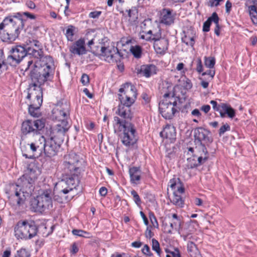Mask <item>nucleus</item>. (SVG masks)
I'll return each instance as SVG.
<instances>
[{"mask_svg":"<svg viewBox=\"0 0 257 257\" xmlns=\"http://www.w3.org/2000/svg\"><path fill=\"white\" fill-rule=\"evenodd\" d=\"M35 103H31L29 107V112L31 115L34 117H38L39 116L38 110L41 106L36 107L35 105Z\"/></svg>","mask_w":257,"mask_h":257,"instance_id":"40","label":"nucleus"},{"mask_svg":"<svg viewBox=\"0 0 257 257\" xmlns=\"http://www.w3.org/2000/svg\"><path fill=\"white\" fill-rule=\"evenodd\" d=\"M166 251L167 252L170 253L173 257H181L180 251L177 248H174L172 251H170L168 249H166Z\"/></svg>","mask_w":257,"mask_h":257,"instance_id":"54","label":"nucleus"},{"mask_svg":"<svg viewBox=\"0 0 257 257\" xmlns=\"http://www.w3.org/2000/svg\"><path fill=\"white\" fill-rule=\"evenodd\" d=\"M53 117L61 123L63 119L68 121L69 117V106L66 104L63 105L62 109H54L53 110Z\"/></svg>","mask_w":257,"mask_h":257,"instance_id":"23","label":"nucleus"},{"mask_svg":"<svg viewBox=\"0 0 257 257\" xmlns=\"http://www.w3.org/2000/svg\"><path fill=\"white\" fill-rule=\"evenodd\" d=\"M196 70L199 73H201L203 71V66L202 64V61L201 59L200 58H198L197 60Z\"/></svg>","mask_w":257,"mask_h":257,"instance_id":"56","label":"nucleus"},{"mask_svg":"<svg viewBox=\"0 0 257 257\" xmlns=\"http://www.w3.org/2000/svg\"><path fill=\"white\" fill-rule=\"evenodd\" d=\"M130 51L135 58H139L141 57L142 50L141 46L139 45L132 46Z\"/></svg>","mask_w":257,"mask_h":257,"instance_id":"38","label":"nucleus"},{"mask_svg":"<svg viewBox=\"0 0 257 257\" xmlns=\"http://www.w3.org/2000/svg\"><path fill=\"white\" fill-rule=\"evenodd\" d=\"M230 130V127L229 125L227 123L224 124L219 130V136L221 137L225 133V132L226 131H229Z\"/></svg>","mask_w":257,"mask_h":257,"instance_id":"46","label":"nucleus"},{"mask_svg":"<svg viewBox=\"0 0 257 257\" xmlns=\"http://www.w3.org/2000/svg\"><path fill=\"white\" fill-rule=\"evenodd\" d=\"M220 109L224 112L225 114L227 113V111L230 106L226 104V103H222L220 104Z\"/></svg>","mask_w":257,"mask_h":257,"instance_id":"62","label":"nucleus"},{"mask_svg":"<svg viewBox=\"0 0 257 257\" xmlns=\"http://www.w3.org/2000/svg\"><path fill=\"white\" fill-rule=\"evenodd\" d=\"M38 83L32 82L28 88L27 98L32 100V103H35L36 107L41 106L43 102V90L41 85Z\"/></svg>","mask_w":257,"mask_h":257,"instance_id":"15","label":"nucleus"},{"mask_svg":"<svg viewBox=\"0 0 257 257\" xmlns=\"http://www.w3.org/2000/svg\"><path fill=\"white\" fill-rule=\"evenodd\" d=\"M52 192L51 189H46L36 198L31 201V206L35 212H42L52 207Z\"/></svg>","mask_w":257,"mask_h":257,"instance_id":"7","label":"nucleus"},{"mask_svg":"<svg viewBox=\"0 0 257 257\" xmlns=\"http://www.w3.org/2000/svg\"><path fill=\"white\" fill-rule=\"evenodd\" d=\"M150 21L149 20H144L141 25V28L142 31L143 30L146 31L147 26L150 24Z\"/></svg>","mask_w":257,"mask_h":257,"instance_id":"57","label":"nucleus"},{"mask_svg":"<svg viewBox=\"0 0 257 257\" xmlns=\"http://www.w3.org/2000/svg\"><path fill=\"white\" fill-rule=\"evenodd\" d=\"M72 233L74 235L80 237H83L85 238H89L91 237L90 233L89 232L81 229H73L72 231Z\"/></svg>","mask_w":257,"mask_h":257,"instance_id":"39","label":"nucleus"},{"mask_svg":"<svg viewBox=\"0 0 257 257\" xmlns=\"http://www.w3.org/2000/svg\"><path fill=\"white\" fill-rule=\"evenodd\" d=\"M207 21L209 22L210 24H211L212 22H213L215 25H218L219 18L216 12H214L212 13V15L208 18Z\"/></svg>","mask_w":257,"mask_h":257,"instance_id":"44","label":"nucleus"},{"mask_svg":"<svg viewBox=\"0 0 257 257\" xmlns=\"http://www.w3.org/2000/svg\"><path fill=\"white\" fill-rule=\"evenodd\" d=\"M132 105L120 102L115 111V114L118 116L113 117V127L133 124L131 122L133 117V113L131 108Z\"/></svg>","mask_w":257,"mask_h":257,"instance_id":"8","label":"nucleus"},{"mask_svg":"<svg viewBox=\"0 0 257 257\" xmlns=\"http://www.w3.org/2000/svg\"><path fill=\"white\" fill-rule=\"evenodd\" d=\"M141 171L140 167H133L129 169L131 181L132 183L137 184L141 179Z\"/></svg>","mask_w":257,"mask_h":257,"instance_id":"31","label":"nucleus"},{"mask_svg":"<svg viewBox=\"0 0 257 257\" xmlns=\"http://www.w3.org/2000/svg\"><path fill=\"white\" fill-rule=\"evenodd\" d=\"M157 69L156 66L153 64L143 65L141 66L138 70V73L142 74L146 77H149L157 73Z\"/></svg>","mask_w":257,"mask_h":257,"instance_id":"26","label":"nucleus"},{"mask_svg":"<svg viewBox=\"0 0 257 257\" xmlns=\"http://www.w3.org/2000/svg\"><path fill=\"white\" fill-rule=\"evenodd\" d=\"M154 235V233L152 232L151 226H148L145 232V236L148 238H151Z\"/></svg>","mask_w":257,"mask_h":257,"instance_id":"58","label":"nucleus"},{"mask_svg":"<svg viewBox=\"0 0 257 257\" xmlns=\"http://www.w3.org/2000/svg\"><path fill=\"white\" fill-rule=\"evenodd\" d=\"M131 193L133 196L134 200L137 205H140L141 203V199L138 195V193L135 190L131 191Z\"/></svg>","mask_w":257,"mask_h":257,"instance_id":"47","label":"nucleus"},{"mask_svg":"<svg viewBox=\"0 0 257 257\" xmlns=\"http://www.w3.org/2000/svg\"><path fill=\"white\" fill-rule=\"evenodd\" d=\"M31 69L30 76L32 82L39 84H44L48 81H51L53 77L54 67L53 58L47 55L43 58L42 62H35L33 64V60L27 62L25 71Z\"/></svg>","mask_w":257,"mask_h":257,"instance_id":"1","label":"nucleus"},{"mask_svg":"<svg viewBox=\"0 0 257 257\" xmlns=\"http://www.w3.org/2000/svg\"><path fill=\"white\" fill-rule=\"evenodd\" d=\"M25 21L21 13L5 17L0 24V38L4 42L15 41L23 30Z\"/></svg>","mask_w":257,"mask_h":257,"instance_id":"2","label":"nucleus"},{"mask_svg":"<svg viewBox=\"0 0 257 257\" xmlns=\"http://www.w3.org/2000/svg\"><path fill=\"white\" fill-rule=\"evenodd\" d=\"M71 189L67 186L64 180H62L55 184L53 191V199L60 203L70 200L73 197L72 195H68Z\"/></svg>","mask_w":257,"mask_h":257,"instance_id":"11","label":"nucleus"},{"mask_svg":"<svg viewBox=\"0 0 257 257\" xmlns=\"http://www.w3.org/2000/svg\"><path fill=\"white\" fill-rule=\"evenodd\" d=\"M113 131L126 147L133 146L137 141V131L134 124L113 126Z\"/></svg>","mask_w":257,"mask_h":257,"instance_id":"6","label":"nucleus"},{"mask_svg":"<svg viewBox=\"0 0 257 257\" xmlns=\"http://www.w3.org/2000/svg\"><path fill=\"white\" fill-rule=\"evenodd\" d=\"M75 30V27L72 25H69L67 27L65 33V36L68 41H73V36L74 35V31Z\"/></svg>","mask_w":257,"mask_h":257,"instance_id":"37","label":"nucleus"},{"mask_svg":"<svg viewBox=\"0 0 257 257\" xmlns=\"http://www.w3.org/2000/svg\"><path fill=\"white\" fill-rule=\"evenodd\" d=\"M149 218L153 226L155 228H158L159 224L158 223L156 217L153 212L149 213Z\"/></svg>","mask_w":257,"mask_h":257,"instance_id":"48","label":"nucleus"},{"mask_svg":"<svg viewBox=\"0 0 257 257\" xmlns=\"http://www.w3.org/2000/svg\"><path fill=\"white\" fill-rule=\"evenodd\" d=\"M69 127L68 121L63 119L61 123L57 124L52 128L49 138L62 144L64 140L66 133Z\"/></svg>","mask_w":257,"mask_h":257,"instance_id":"16","label":"nucleus"},{"mask_svg":"<svg viewBox=\"0 0 257 257\" xmlns=\"http://www.w3.org/2000/svg\"><path fill=\"white\" fill-rule=\"evenodd\" d=\"M176 14L173 10L163 9L161 12L160 23L166 26H171L174 23Z\"/></svg>","mask_w":257,"mask_h":257,"instance_id":"21","label":"nucleus"},{"mask_svg":"<svg viewBox=\"0 0 257 257\" xmlns=\"http://www.w3.org/2000/svg\"><path fill=\"white\" fill-rule=\"evenodd\" d=\"M68 177L66 178L64 182L67 184V186L71 189V191L75 188L80 182V175L76 174L65 175Z\"/></svg>","mask_w":257,"mask_h":257,"instance_id":"29","label":"nucleus"},{"mask_svg":"<svg viewBox=\"0 0 257 257\" xmlns=\"http://www.w3.org/2000/svg\"><path fill=\"white\" fill-rule=\"evenodd\" d=\"M28 146H29L30 151L32 152V154L29 155L26 153L23 154V156H24L26 158L28 159H33L35 158V154L36 152L38 153V150L36 148V147L33 142H32L30 144H28Z\"/></svg>","mask_w":257,"mask_h":257,"instance_id":"36","label":"nucleus"},{"mask_svg":"<svg viewBox=\"0 0 257 257\" xmlns=\"http://www.w3.org/2000/svg\"><path fill=\"white\" fill-rule=\"evenodd\" d=\"M177 181H180L179 178H174L169 181V186L172 189H175L176 186H178Z\"/></svg>","mask_w":257,"mask_h":257,"instance_id":"52","label":"nucleus"},{"mask_svg":"<svg viewBox=\"0 0 257 257\" xmlns=\"http://www.w3.org/2000/svg\"><path fill=\"white\" fill-rule=\"evenodd\" d=\"M143 253L148 256H151L153 253L150 250L149 246L147 244H145L142 248Z\"/></svg>","mask_w":257,"mask_h":257,"instance_id":"51","label":"nucleus"},{"mask_svg":"<svg viewBox=\"0 0 257 257\" xmlns=\"http://www.w3.org/2000/svg\"><path fill=\"white\" fill-rule=\"evenodd\" d=\"M118 99L120 102L133 105L135 102L137 92L136 87L131 83H125L119 89Z\"/></svg>","mask_w":257,"mask_h":257,"instance_id":"10","label":"nucleus"},{"mask_svg":"<svg viewBox=\"0 0 257 257\" xmlns=\"http://www.w3.org/2000/svg\"><path fill=\"white\" fill-rule=\"evenodd\" d=\"M35 172L33 168L28 167L22 178L23 180L22 187L26 188L25 191L28 195L31 194L34 190L33 183L37 178Z\"/></svg>","mask_w":257,"mask_h":257,"instance_id":"18","label":"nucleus"},{"mask_svg":"<svg viewBox=\"0 0 257 257\" xmlns=\"http://www.w3.org/2000/svg\"><path fill=\"white\" fill-rule=\"evenodd\" d=\"M81 82L84 85H87L89 82V78L88 75L86 74H82L81 78Z\"/></svg>","mask_w":257,"mask_h":257,"instance_id":"55","label":"nucleus"},{"mask_svg":"<svg viewBox=\"0 0 257 257\" xmlns=\"http://www.w3.org/2000/svg\"><path fill=\"white\" fill-rule=\"evenodd\" d=\"M85 162L78 154L73 152L65 155L63 163V171L65 175H80L84 171Z\"/></svg>","mask_w":257,"mask_h":257,"instance_id":"4","label":"nucleus"},{"mask_svg":"<svg viewBox=\"0 0 257 257\" xmlns=\"http://www.w3.org/2000/svg\"><path fill=\"white\" fill-rule=\"evenodd\" d=\"M172 203L178 207H183L184 204V201L182 197L177 194L176 192H173V196L171 200Z\"/></svg>","mask_w":257,"mask_h":257,"instance_id":"34","label":"nucleus"},{"mask_svg":"<svg viewBox=\"0 0 257 257\" xmlns=\"http://www.w3.org/2000/svg\"><path fill=\"white\" fill-rule=\"evenodd\" d=\"M226 114H227L229 117L233 118L235 114L234 109L230 106Z\"/></svg>","mask_w":257,"mask_h":257,"instance_id":"61","label":"nucleus"},{"mask_svg":"<svg viewBox=\"0 0 257 257\" xmlns=\"http://www.w3.org/2000/svg\"><path fill=\"white\" fill-rule=\"evenodd\" d=\"M210 104L212 105L213 108L215 111H219L220 109V104L217 105V103L215 100H211Z\"/></svg>","mask_w":257,"mask_h":257,"instance_id":"59","label":"nucleus"},{"mask_svg":"<svg viewBox=\"0 0 257 257\" xmlns=\"http://www.w3.org/2000/svg\"><path fill=\"white\" fill-rule=\"evenodd\" d=\"M151 40H153L154 42H156L157 40H160L161 39L164 38V37H161V30H159L158 32L152 35Z\"/></svg>","mask_w":257,"mask_h":257,"instance_id":"53","label":"nucleus"},{"mask_svg":"<svg viewBox=\"0 0 257 257\" xmlns=\"http://www.w3.org/2000/svg\"><path fill=\"white\" fill-rule=\"evenodd\" d=\"M27 44L31 46L34 45L38 49H36L31 47H28V55H30L38 60L36 62H42L43 58H45L47 55H44V51L41 43L36 39H31L29 38L26 40Z\"/></svg>","mask_w":257,"mask_h":257,"instance_id":"17","label":"nucleus"},{"mask_svg":"<svg viewBox=\"0 0 257 257\" xmlns=\"http://www.w3.org/2000/svg\"><path fill=\"white\" fill-rule=\"evenodd\" d=\"M101 12L100 11H94L90 13L89 17L92 18H98L100 15Z\"/></svg>","mask_w":257,"mask_h":257,"instance_id":"63","label":"nucleus"},{"mask_svg":"<svg viewBox=\"0 0 257 257\" xmlns=\"http://www.w3.org/2000/svg\"><path fill=\"white\" fill-rule=\"evenodd\" d=\"M152 35V31L151 30L149 31H141L140 33L139 37L140 38L144 40H146L147 41H149L151 40Z\"/></svg>","mask_w":257,"mask_h":257,"instance_id":"41","label":"nucleus"},{"mask_svg":"<svg viewBox=\"0 0 257 257\" xmlns=\"http://www.w3.org/2000/svg\"><path fill=\"white\" fill-rule=\"evenodd\" d=\"M127 15L124 18L127 20L128 25H134L138 19V10L136 7H133L125 11Z\"/></svg>","mask_w":257,"mask_h":257,"instance_id":"25","label":"nucleus"},{"mask_svg":"<svg viewBox=\"0 0 257 257\" xmlns=\"http://www.w3.org/2000/svg\"><path fill=\"white\" fill-rule=\"evenodd\" d=\"M46 140L44 136L36 134L35 136V141L33 143L38 150L39 154H41L43 152Z\"/></svg>","mask_w":257,"mask_h":257,"instance_id":"32","label":"nucleus"},{"mask_svg":"<svg viewBox=\"0 0 257 257\" xmlns=\"http://www.w3.org/2000/svg\"><path fill=\"white\" fill-rule=\"evenodd\" d=\"M26 6L30 9L33 10L36 8L35 4L32 1H28L26 3Z\"/></svg>","mask_w":257,"mask_h":257,"instance_id":"64","label":"nucleus"},{"mask_svg":"<svg viewBox=\"0 0 257 257\" xmlns=\"http://www.w3.org/2000/svg\"><path fill=\"white\" fill-rule=\"evenodd\" d=\"M194 137L196 144H199V148L206 152V146H208L213 142L210 132L202 127H198L194 130Z\"/></svg>","mask_w":257,"mask_h":257,"instance_id":"13","label":"nucleus"},{"mask_svg":"<svg viewBox=\"0 0 257 257\" xmlns=\"http://www.w3.org/2000/svg\"><path fill=\"white\" fill-rule=\"evenodd\" d=\"M11 55L8 56L5 60L6 63L11 66H16L22 59L28 55V48L22 46H17L11 50Z\"/></svg>","mask_w":257,"mask_h":257,"instance_id":"14","label":"nucleus"},{"mask_svg":"<svg viewBox=\"0 0 257 257\" xmlns=\"http://www.w3.org/2000/svg\"><path fill=\"white\" fill-rule=\"evenodd\" d=\"M23 191H21L20 187L16 184H12L9 186L6 193L8 194V198L10 204L13 206H20L23 205L26 200V188H23ZM29 195H28L29 196Z\"/></svg>","mask_w":257,"mask_h":257,"instance_id":"9","label":"nucleus"},{"mask_svg":"<svg viewBox=\"0 0 257 257\" xmlns=\"http://www.w3.org/2000/svg\"><path fill=\"white\" fill-rule=\"evenodd\" d=\"M61 144L48 138L46 140L43 152L46 157L51 158L57 155Z\"/></svg>","mask_w":257,"mask_h":257,"instance_id":"20","label":"nucleus"},{"mask_svg":"<svg viewBox=\"0 0 257 257\" xmlns=\"http://www.w3.org/2000/svg\"><path fill=\"white\" fill-rule=\"evenodd\" d=\"M187 251L190 257H200L199 251L195 244L192 241L187 243Z\"/></svg>","mask_w":257,"mask_h":257,"instance_id":"33","label":"nucleus"},{"mask_svg":"<svg viewBox=\"0 0 257 257\" xmlns=\"http://www.w3.org/2000/svg\"><path fill=\"white\" fill-rule=\"evenodd\" d=\"M95 53L96 54H100V57L110 63H117L120 61L121 57L117 48L113 46L101 47V49L97 50Z\"/></svg>","mask_w":257,"mask_h":257,"instance_id":"12","label":"nucleus"},{"mask_svg":"<svg viewBox=\"0 0 257 257\" xmlns=\"http://www.w3.org/2000/svg\"><path fill=\"white\" fill-rule=\"evenodd\" d=\"M162 226L164 232L169 234H171L172 233L173 230L170 226L169 223H168L167 222L163 221Z\"/></svg>","mask_w":257,"mask_h":257,"instance_id":"49","label":"nucleus"},{"mask_svg":"<svg viewBox=\"0 0 257 257\" xmlns=\"http://www.w3.org/2000/svg\"><path fill=\"white\" fill-rule=\"evenodd\" d=\"M38 227L32 220H20L16 225L14 231L15 236L19 239H28L35 236L38 232Z\"/></svg>","mask_w":257,"mask_h":257,"instance_id":"5","label":"nucleus"},{"mask_svg":"<svg viewBox=\"0 0 257 257\" xmlns=\"http://www.w3.org/2000/svg\"><path fill=\"white\" fill-rule=\"evenodd\" d=\"M195 33L194 31L191 29L188 30L184 32V36L182 38V41L187 46L193 47L195 43Z\"/></svg>","mask_w":257,"mask_h":257,"instance_id":"30","label":"nucleus"},{"mask_svg":"<svg viewBox=\"0 0 257 257\" xmlns=\"http://www.w3.org/2000/svg\"><path fill=\"white\" fill-rule=\"evenodd\" d=\"M248 10L252 23L257 25V8L255 6H249Z\"/></svg>","mask_w":257,"mask_h":257,"instance_id":"35","label":"nucleus"},{"mask_svg":"<svg viewBox=\"0 0 257 257\" xmlns=\"http://www.w3.org/2000/svg\"><path fill=\"white\" fill-rule=\"evenodd\" d=\"M44 126L43 122L40 119L35 121L27 120L22 123L21 131L24 135L31 133L35 134L37 133L38 131L41 130Z\"/></svg>","mask_w":257,"mask_h":257,"instance_id":"19","label":"nucleus"},{"mask_svg":"<svg viewBox=\"0 0 257 257\" xmlns=\"http://www.w3.org/2000/svg\"><path fill=\"white\" fill-rule=\"evenodd\" d=\"M152 249L156 252L158 255H161V250L160 247V244L158 240L155 238L152 239Z\"/></svg>","mask_w":257,"mask_h":257,"instance_id":"42","label":"nucleus"},{"mask_svg":"<svg viewBox=\"0 0 257 257\" xmlns=\"http://www.w3.org/2000/svg\"><path fill=\"white\" fill-rule=\"evenodd\" d=\"M163 85L164 86L161 90V93H164V99L159 103V110L163 117L171 119L180 109L178 104L180 101L177 97L170 96L172 90L171 85L163 83Z\"/></svg>","mask_w":257,"mask_h":257,"instance_id":"3","label":"nucleus"},{"mask_svg":"<svg viewBox=\"0 0 257 257\" xmlns=\"http://www.w3.org/2000/svg\"><path fill=\"white\" fill-rule=\"evenodd\" d=\"M169 45V41L167 39L164 38L157 40L154 42V48L156 52L158 54H164L168 50Z\"/></svg>","mask_w":257,"mask_h":257,"instance_id":"27","label":"nucleus"},{"mask_svg":"<svg viewBox=\"0 0 257 257\" xmlns=\"http://www.w3.org/2000/svg\"><path fill=\"white\" fill-rule=\"evenodd\" d=\"M18 257H30V254L24 248H21L17 251Z\"/></svg>","mask_w":257,"mask_h":257,"instance_id":"50","label":"nucleus"},{"mask_svg":"<svg viewBox=\"0 0 257 257\" xmlns=\"http://www.w3.org/2000/svg\"><path fill=\"white\" fill-rule=\"evenodd\" d=\"M176 129L174 126L167 124L160 133V136L162 138L174 140L176 137Z\"/></svg>","mask_w":257,"mask_h":257,"instance_id":"28","label":"nucleus"},{"mask_svg":"<svg viewBox=\"0 0 257 257\" xmlns=\"http://www.w3.org/2000/svg\"><path fill=\"white\" fill-rule=\"evenodd\" d=\"M205 65L209 68H212L215 63V59L214 57H205Z\"/></svg>","mask_w":257,"mask_h":257,"instance_id":"43","label":"nucleus"},{"mask_svg":"<svg viewBox=\"0 0 257 257\" xmlns=\"http://www.w3.org/2000/svg\"><path fill=\"white\" fill-rule=\"evenodd\" d=\"M70 52L79 56L86 54L87 51L85 46V41L83 39H79L75 42L69 48Z\"/></svg>","mask_w":257,"mask_h":257,"instance_id":"22","label":"nucleus"},{"mask_svg":"<svg viewBox=\"0 0 257 257\" xmlns=\"http://www.w3.org/2000/svg\"><path fill=\"white\" fill-rule=\"evenodd\" d=\"M210 23L207 20L203 23V31L207 32L210 30Z\"/></svg>","mask_w":257,"mask_h":257,"instance_id":"60","label":"nucleus"},{"mask_svg":"<svg viewBox=\"0 0 257 257\" xmlns=\"http://www.w3.org/2000/svg\"><path fill=\"white\" fill-rule=\"evenodd\" d=\"M169 223L172 230H177L181 226L180 220H173L171 219V221Z\"/></svg>","mask_w":257,"mask_h":257,"instance_id":"45","label":"nucleus"},{"mask_svg":"<svg viewBox=\"0 0 257 257\" xmlns=\"http://www.w3.org/2000/svg\"><path fill=\"white\" fill-rule=\"evenodd\" d=\"M195 149L197 151L195 156L197 157V163L191 165L190 168H193L204 164L209 158V154L206 149V152L202 149L199 148V144H196Z\"/></svg>","mask_w":257,"mask_h":257,"instance_id":"24","label":"nucleus"}]
</instances>
